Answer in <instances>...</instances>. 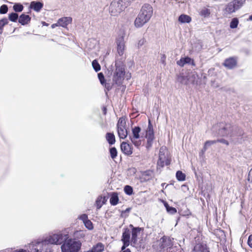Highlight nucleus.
<instances>
[{
	"label": "nucleus",
	"mask_w": 252,
	"mask_h": 252,
	"mask_svg": "<svg viewBox=\"0 0 252 252\" xmlns=\"http://www.w3.org/2000/svg\"><path fill=\"white\" fill-rule=\"evenodd\" d=\"M68 238V234L59 231L49 235L43 240L32 242L30 244V248L32 247L35 252H53L51 245L63 244Z\"/></svg>",
	"instance_id": "f257e3e1"
},
{
	"label": "nucleus",
	"mask_w": 252,
	"mask_h": 252,
	"mask_svg": "<svg viewBox=\"0 0 252 252\" xmlns=\"http://www.w3.org/2000/svg\"><path fill=\"white\" fill-rule=\"evenodd\" d=\"M82 243L74 239L68 238L64 241L61 247L62 252H78L81 249Z\"/></svg>",
	"instance_id": "f03ea898"
},
{
	"label": "nucleus",
	"mask_w": 252,
	"mask_h": 252,
	"mask_svg": "<svg viewBox=\"0 0 252 252\" xmlns=\"http://www.w3.org/2000/svg\"><path fill=\"white\" fill-rule=\"evenodd\" d=\"M129 3V0H113L109 6V11L116 16L123 11Z\"/></svg>",
	"instance_id": "7ed1b4c3"
},
{
	"label": "nucleus",
	"mask_w": 252,
	"mask_h": 252,
	"mask_svg": "<svg viewBox=\"0 0 252 252\" xmlns=\"http://www.w3.org/2000/svg\"><path fill=\"white\" fill-rule=\"evenodd\" d=\"M245 1L246 0H233L229 2L223 10L224 15L227 16L235 12L244 5Z\"/></svg>",
	"instance_id": "20e7f679"
},
{
	"label": "nucleus",
	"mask_w": 252,
	"mask_h": 252,
	"mask_svg": "<svg viewBox=\"0 0 252 252\" xmlns=\"http://www.w3.org/2000/svg\"><path fill=\"white\" fill-rule=\"evenodd\" d=\"M172 240L169 237L164 236L158 241V250L162 252H173L174 249Z\"/></svg>",
	"instance_id": "39448f33"
},
{
	"label": "nucleus",
	"mask_w": 252,
	"mask_h": 252,
	"mask_svg": "<svg viewBox=\"0 0 252 252\" xmlns=\"http://www.w3.org/2000/svg\"><path fill=\"white\" fill-rule=\"evenodd\" d=\"M140 131L141 128L139 126H134L132 128V134L129 135V138L132 143L136 147L141 144V138H143V136L140 135Z\"/></svg>",
	"instance_id": "423d86ee"
},
{
	"label": "nucleus",
	"mask_w": 252,
	"mask_h": 252,
	"mask_svg": "<svg viewBox=\"0 0 252 252\" xmlns=\"http://www.w3.org/2000/svg\"><path fill=\"white\" fill-rule=\"evenodd\" d=\"M117 132L119 137L125 139L127 135V131L126 128V121L125 118H120L117 125Z\"/></svg>",
	"instance_id": "0eeeda50"
},
{
	"label": "nucleus",
	"mask_w": 252,
	"mask_h": 252,
	"mask_svg": "<svg viewBox=\"0 0 252 252\" xmlns=\"http://www.w3.org/2000/svg\"><path fill=\"white\" fill-rule=\"evenodd\" d=\"M125 69L123 65H116V68L113 76V81L118 85H121L124 80Z\"/></svg>",
	"instance_id": "6e6552de"
},
{
	"label": "nucleus",
	"mask_w": 252,
	"mask_h": 252,
	"mask_svg": "<svg viewBox=\"0 0 252 252\" xmlns=\"http://www.w3.org/2000/svg\"><path fill=\"white\" fill-rule=\"evenodd\" d=\"M145 137L147 140V148L149 149L152 147L155 138L153 127L150 120H149L148 126L146 130Z\"/></svg>",
	"instance_id": "1a4fd4ad"
},
{
	"label": "nucleus",
	"mask_w": 252,
	"mask_h": 252,
	"mask_svg": "<svg viewBox=\"0 0 252 252\" xmlns=\"http://www.w3.org/2000/svg\"><path fill=\"white\" fill-rule=\"evenodd\" d=\"M124 34L118 36L116 39L117 51L119 56H122L124 54L125 50V43L124 41Z\"/></svg>",
	"instance_id": "9d476101"
},
{
	"label": "nucleus",
	"mask_w": 252,
	"mask_h": 252,
	"mask_svg": "<svg viewBox=\"0 0 252 252\" xmlns=\"http://www.w3.org/2000/svg\"><path fill=\"white\" fill-rule=\"evenodd\" d=\"M130 235L131 231L128 228L124 229L122 237V241L123 243V246L121 249L122 250H124L126 247L131 244Z\"/></svg>",
	"instance_id": "9b49d317"
},
{
	"label": "nucleus",
	"mask_w": 252,
	"mask_h": 252,
	"mask_svg": "<svg viewBox=\"0 0 252 252\" xmlns=\"http://www.w3.org/2000/svg\"><path fill=\"white\" fill-rule=\"evenodd\" d=\"M153 7L149 4H144L141 8L140 13L144 16L150 19L153 15Z\"/></svg>",
	"instance_id": "f8f14e48"
},
{
	"label": "nucleus",
	"mask_w": 252,
	"mask_h": 252,
	"mask_svg": "<svg viewBox=\"0 0 252 252\" xmlns=\"http://www.w3.org/2000/svg\"><path fill=\"white\" fill-rule=\"evenodd\" d=\"M130 226L132 227L131 231V245H134L136 244L137 241V235L140 234L141 230L139 227H133L132 225L130 224Z\"/></svg>",
	"instance_id": "ddd939ff"
},
{
	"label": "nucleus",
	"mask_w": 252,
	"mask_h": 252,
	"mask_svg": "<svg viewBox=\"0 0 252 252\" xmlns=\"http://www.w3.org/2000/svg\"><path fill=\"white\" fill-rule=\"evenodd\" d=\"M223 65L228 69H232L237 65V58L230 57L226 59L223 63Z\"/></svg>",
	"instance_id": "4468645a"
},
{
	"label": "nucleus",
	"mask_w": 252,
	"mask_h": 252,
	"mask_svg": "<svg viewBox=\"0 0 252 252\" xmlns=\"http://www.w3.org/2000/svg\"><path fill=\"white\" fill-rule=\"evenodd\" d=\"M177 64L180 66H183L186 64H191L193 66L195 65L193 60L188 57L181 58L180 60L177 62Z\"/></svg>",
	"instance_id": "2eb2a0df"
},
{
	"label": "nucleus",
	"mask_w": 252,
	"mask_h": 252,
	"mask_svg": "<svg viewBox=\"0 0 252 252\" xmlns=\"http://www.w3.org/2000/svg\"><path fill=\"white\" fill-rule=\"evenodd\" d=\"M231 129L230 125H226L224 127L219 130V134L221 136H232Z\"/></svg>",
	"instance_id": "dca6fc26"
},
{
	"label": "nucleus",
	"mask_w": 252,
	"mask_h": 252,
	"mask_svg": "<svg viewBox=\"0 0 252 252\" xmlns=\"http://www.w3.org/2000/svg\"><path fill=\"white\" fill-rule=\"evenodd\" d=\"M154 177V172L152 170H147L142 173L140 177L141 182H144L149 181Z\"/></svg>",
	"instance_id": "f3484780"
},
{
	"label": "nucleus",
	"mask_w": 252,
	"mask_h": 252,
	"mask_svg": "<svg viewBox=\"0 0 252 252\" xmlns=\"http://www.w3.org/2000/svg\"><path fill=\"white\" fill-rule=\"evenodd\" d=\"M72 22L70 17H64L59 19L58 24L62 27L65 28Z\"/></svg>",
	"instance_id": "a211bd4d"
},
{
	"label": "nucleus",
	"mask_w": 252,
	"mask_h": 252,
	"mask_svg": "<svg viewBox=\"0 0 252 252\" xmlns=\"http://www.w3.org/2000/svg\"><path fill=\"white\" fill-rule=\"evenodd\" d=\"M121 148L123 152L126 155H129L132 153L131 146L126 142H122Z\"/></svg>",
	"instance_id": "6ab92c4d"
},
{
	"label": "nucleus",
	"mask_w": 252,
	"mask_h": 252,
	"mask_svg": "<svg viewBox=\"0 0 252 252\" xmlns=\"http://www.w3.org/2000/svg\"><path fill=\"white\" fill-rule=\"evenodd\" d=\"M194 252H209L206 245L203 244H196L193 249Z\"/></svg>",
	"instance_id": "aec40b11"
},
{
	"label": "nucleus",
	"mask_w": 252,
	"mask_h": 252,
	"mask_svg": "<svg viewBox=\"0 0 252 252\" xmlns=\"http://www.w3.org/2000/svg\"><path fill=\"white\" fill-rule=\"evenodd\" d=\"M162 148L160 149L159 154V158L157 162L158 166L163 167L165 165V156L164 154H162Z\"/></svg>",
	"instance_id": "412c9836"
},
{
	"label": "nucleus",
	"mask_w": 252,
	"mask_h": 252,
	"mask_svg": "<svg viewBox=\"0 0 252 252\" xmlns=\"http://www.w3.org/2000/svg\"><path fill=\"white\" fill-rule=\"evenodd\" d=\"M31 20V17L26 14H22L19 19V22L23 25L27 24Z\"/></svg>",
	"instance_id": "4be33fe9"
},
{
	"label": "nucleus",
	"mask_w": 252,
	"mask_h": 252,
	"mask_svg": "<svg viewBox=\"0 0 252 252\" xmlns=\"http://www.w3.org/2000/svg\"><path fill=\"white\" fill-rule=\"evenodd\" d=\"M43 5L40 2L32 1L31 3V7L36 11H39Z\"/></svg>",
	"instance_id": "5701e85b"
},
{
	"label": "nucleus",
	"mask_w": 252,
	"mask_h": 252,
	"mask_svg": "<svg viewBox=\"0 0 252 252\" xmlns=\"http://www.w3.org/2000/svg\"><path fill=\"white\" fill-rule=\"evenodd\" d=\"M178 20L181 23H189L191 21V18L187 15L182 14L179 16Z\"/></svg>",
	"instance_id": "b1692460"
},
{
	"label": "nucleus",
	"mask_w": 252,
	"mask_h": 252,
	"mask_svg": "<svg viewBox=\"0 0 252 252\" xmlns=\"http://www.w3.org/2000/svg\"><path fill=\"white\" fill-rule=\"evenodd\" d=\"M104 248V246L102 243H98L92 248V250L93 252H102L103 251Z\"/></svg>",
	"instance_id": "393cba45"
},
{
	"label": "nucleus",
	"mask_w": 252,
	"mask_h": 252,
	"mask_svg": "<svg viewBox=\"0 0 252 252\" xmlns=\"http://www.w3.org/2000/svg\"><path fill=\"white\" fill-rule=\"evenodd\" d=\"M118 201H119V198H118V194L116 192H113L111 194V197L110 198V204L112 205H114V206L116 205L118 203Z\"/></svg>",
	"instance_id": "a878e982"
},
{
	"label": "nucleus",
	"mask_w": 252,
	"mask_h": 252,
	"mask_svg": "<svg viewBox=\"0 0 252 252\" xmlns=\"http://www.w3.org/2000/svg\"><path fill=\"white\" fill-rule=\"evenodd\" d=\"M106 139L108 143L113 145L115 143V137L112 133H107L106 134Z\"/></svg>",
	"instance_id": "bb28decb"
},
{
	"label": "nucleus",
	"mask_w": 252,
	"mask_h": 252,
	"mask_svg": "<svg viewBox=\"0 0 252 252\" xmlns=\"http://www.w3.org/2000/svg\"><path fill=\"white\" fill-rule=\"evenodd\" d=\"M105 199L101 196H98L95 201V204L98 209H100L105 203Z\"/></svg>",
	"instance_id": "cd10ccee"
},
{
	"label": "nucleus",
	"mask_w": 252,
	"mask_h": 252,
	"mask_svg": "<svg viewBox=\"0 0 252 252\" xmlns=\"http://www.w3.org/2000/svg\"><path fill=\"white\" fill-rule=\"evenodd\" d=\"M210 9L206 7L202 8L199 12L200 15L204 18L209 17L210 15Z\"/></svg>",
	"instance_id": "c85d7f7f"
},
{
	"label": "nucleus",
	"mask_w": 252,
	"mask_h": 252,
	"mask_svg": "<svg viewBox=\"0 0 252 252\" xmlns=\"http://www.w3.org/2000/svg\"><path fill=\"white\" fill-rule=\"evenodd\" d=\"M147 22L144 21L143 19H141L139 16H137L134 21V24L137 28H140L142 27Z\"/></svg>",
	"instance_id": "c756f323"
},
{
	"label": "nucleus",
	"mask_w": 252,
	"mask_h": 252,
	"mask_svg": "<svg viewBox=\"0 0 252 252\" xmlns=\"http://www.w3.org/2000/svg\"><path fill=\"white\" fill-rule=\"evenodd\" d=\"M86 230H78L76 231L74 233V236L77 239L83 238L86 236Z\"/></svg>",
	"instance_id": "7c9ffc66"
},
{
	"label": "nucleus",
	"mask_w": 252,
	"mask_h": 252,
	"mask_svg": "<svg viewBox=\"0 0 252 252\" xmlns=\"http://www.w3.org/2000/svg\"><path fill=\"white\" fill-rule=\"evenodd\" d=\"M164 205L166 208L167 212L169 214H174L177 212L176 209L174 207L169 206L167 202H164Z\"/></svg>",
	"instance_id": "2f4dec72"
},
{
	"label": "nucleus",
	"mask_w": 252,
	"mask_h": 252,
	"mask_svg": "<svg viewBox=\"0 0 252 252\" xmlns=\"http://www.w3.org/2000/svg\"><path fill=\"white\" fill-rule=\"evenodd\" d=\"M176 176L178 181H183L185 180L186 175L181 171H178L176 173Z\"/></svg>",
	"instance_id": "473e14b6"
},
{
	"label": "nucleus",
	"mask_w": 252,
	"mask_h": 252,
	"mask_svg": "<svg viewBox=\"0 0 252 252\" xmlns=\"http://www.w3.org/2000/svg\"><path fill=\"white\" fill-rule=\"evenodd\" d=\"M217 142V140H208L206 141L203 147L204 151H205L208 149V148L210 147L211 145L216 144Z\"/></svg>",
	"instance_id": "72a5a7b5"
},
{
	"label": "nucleus",
	"mask_w": 252,
	"mask_h": 252,
	"mask_svg": "<svg viewBox=\"0 0 252 252\" xmlns=\"http://www.w3.org/2000/svg\"><path fill=\"white\" fill-rule=\"evenodd\" d=\"M92 66L96 72H97L100 70V65L96 60H94L93 61Z\"/></svg>",
	"instance_id": "f704fd0d"
},
{
	"label": "nucleus",
	"mask_w": 252,
	"mask_h": 252,
	"mask_svg": "<svg viewBox=\"0 0 252 252\" xmlns=\"http://www.w3.org/2000/svg\"><path fill=\"white\" fill-rule=\"evenodd\" d=\"M124 191L126 194L129 195H131L133 193V189L130 186H126L124 188Z\"/></svg>",
	"instance_id": "c9c22d12"
},
{
	"label": "nucleus",
	"mask_w": 252,
	"mask_h": 252,
	"mask_svg": "<svg viewBox=\"0 0 252 252\" xmlns=\"http://www.w3.org/2000/svg\"><path fill=\"white\" fill-rule=\"evenodd\" d=\"M8 23V20L6 18L0 20V33H2L3 27Z\"/></svg>",
	"instance_id": "e433bc0d"
},
{
	"label": "nucleus",
	"mask_w": 252,
	"mask_h": 252,
	"mask_svg": "<svg viewBox=\"0 0 252 252\" xmlns=\"http://www.w3.org/2000/svg\"><path fill=\"white\" fill-rule=\"evenodd\" d=\"M239 21L237 18H233L230 24V27L232 29H235L237 28Z\"/></svg>",
	"instance_id": "4c0bfd02"
},
{
	"label": "nucleus",
	"mask_w": 252,
	"mask_h": 252,
	"mask_svg": "<svg viewBox=\"0 0 252 252\" xmlns=\"http://www.w3.org/2000/svg\"><path fill=\"white\" fill-rule=\"evenodd\" d=\"M85 227L89 230H92L94 228V226L92 221L88 220L87 221L84 223Z\"/></svg>",
	"instance_id": "58836bf2"
},
{
	"label": "nucleus",
	"mask_w": 252,
	"mask_h": 252,
	"mask_svg": "<svg viewBox=\"0 0 252 252\" xmlns=\"http://www.w3.org/2000/svg\"><path fill=\"white\" fill-rule=\"evenodd\" d=\"M110 153L112 158L114 159L117 156V151L115 147L111 148L110 149Z\"/></svg>",
	"instance_id": "ea45409f"
},
{
	"label": "nucleus",
	"mask_w": 252,
	"mask_h": 252,
	"mask_svg": "<svg viewBox=\"0 0 252 252\" xmlns=\"http://www.w3.org/2000/svg\"><path fill=\"white\" fill-rule=\"evenodd\" d=\"M18 17V15L16 13H12L9 15V19L12 22H16Z\"/></svg>",
	"instance_id": "a19ab883"
},
{
	"label": "nucleus",
	"mask_w": 252,
	"mask_h": 252,
	"mask_svg": "<svg viewBox=\"0 0 252 252\" xmlns=\"http://www.w3.org/2000/svg\"><path fill=\"white\" fill-rule=\"evenodd\" d=\"M13 9L16 12H21L23 9V6L21 4H15L13 6Z\"/></svg>",
	"instance_id": "79ce46f5"
},
{
	"label": "nucleus",
	"mask_w": 252,
	"mask_h": 252,
	"mask_svg": "<svg viewBox=\"0 0 252 252\" xmlns=\"http://www.w3.org/2000/svg\"><path fill=\"white\" fill-rule=\"evenodd\" d=\"M8 11V7L6 5L3 4L0 7V13L5 14Z\"/></svg>",
	"instance_id": "37998d69"
},
{
	"label": "nucleus",
	"mask_w": 252,
	"mask_h": 252,
	"mask_svg": "<svg viewBox=\"0 0 252 252\" xmlns=\"http://www.w3.org/2000/svg\"><path fill=\"white\" fill-rule=\"evenodd\" d=\"M98 78L102 85H104L105 83L104 77L102 73H99L98 74Z\"/></svg>",
	"instance_id": "c03bdc74"
},
{
	"label": "nucleus",
	"mask_w": 252,
	"mask_h": 252,
	"mask_svg": "<svg viewBox=\"0 0 252 252\" xmlns=\"http://www.w3.org/2000/svg\"><path fill=\"white\" fill-rule=\"evenodd\" d=\"M78 219L82 220L83 223L89 220L88 216L86 214H82L80 215L78 217Z\"/></svg>",
	"instance_id": "a18cd8bd"
},
{
	"label": "nucleus",
	"mask_w": 252,
	"mask_h": 252,
	"mask_svg": "<svg viewBox=\"0 0 252 252\" xmlns=\"http://www.w3.org/2000/svg\"><path fill=\"white\" fill-rule=\"evenodd\" d=\"M247 179L248 181L252 184V168L249 172Z\"/></svg>",
	"instance_id": "49530a36"
},
{
	"label": "nucleus",
	"mask_w": 252,
	"mask_h": 252,
	"mask_svg": "<svg viewBox=\"0 0 252 252\" xmlns=\"http://www.w3.org/2000/svg\"><path fill=\"white\" fill-rule=\"evenodd\" d=\"M138 16H139L141 19H143V20H144V21L146 22L147 23L150 20L148 18H146L145 16H144V15H143V14H141L140 12L139 13Z\"/></svg>",
	"instance_id": "de8ad7c7"
},
{
	"label": "nucleus",
	"mask_w": 252,
	"mask_h": 252,
	"mask_svg": "<svg viewBox=\"0 0 252 252\" xmlns=\"http://www.w3.org/2000/svg\"><path fill=\"white\" fill-rule=\"evenodd\" d=\"M248 244L252 248V235H251L248 238Z\"/></svg>",
	"instance_id": "09e8293b"
},
{
	"label": "nucleus",
	"mask_w": 252,
	"mask_h": 252,
	"mask_svg": "<svg viewBox=\"0 0 252 252\" xmlns=\"http://www.w3.org/2000/svg\"><path fill=\"white\" fill-rule=\"evenodd\" d=\"M217 141V142H220V143H223L224 144H226V145H228V144H229L228 142L223 139H218Z\"/></svg>",
	"instance_id": "8fccbe9b"
},
{
	"label": "nucleus",
	"mask_w": 252,
	"mask_h": 252,
	"mask_svg": "<svg viewBox=\"0 0 252 252\" xmlns=\"http://www.w3.org/2000/svg\"><path fill=\"white\" fill-rule=\"evenodd\" d=\"M144 42H145V40L144 39H141L138 42V46L139 47L142 46L144 44Z\"/></svg>",
	"instance_id": "3c124183"
},
{
	"label": "nucleus",
	"mask_w": 252,
	"mask_h": 252,
	"mask_svg": "<svg viewBox=\"0 0 252 252\" xmlns=\"http://www.w3.org/2000/svg\"><path fill=\"white\" fill-rule=\"evenodd\" d=\"M58 26H60L58 24V22H57V23L52 24V26H51V28L52 29H54L55 27H58Z\"/></svg>",
	"instance_id": "603ef678"
},
{
	"label": "nucleus",
	"mask_w": 252,
	"mask_h": 252,
	"mask_svg": "<svg viewBox=\"0 0 252 252\" xmlns=\"http://www.w3.org/2000/svg\"><path fill=\"white\" fill-rule=\"evenodd\" d=\"M168 164H169V161L168 159L165 158V165H167Z\"/></svg>",
	"instance_id": "864d4df0"
},
{
	"label": "nucleus",
	"mask_w": 252,
	"mask_h": 252,
	"mask_svg": "<svg viewBox=\"0 0 252 252\" xmlns=\"http://www.w3.org/2000/svg\"><path fill=\"white\" fill-rule=\"evenodd\" d=\"M122 252H131L129 249H127L126 250L124 249V250H122Z\"/></svg>",
	"instance_id": "5fc2aeb1"
},
{
	"label": "nucleus",
	"mask_w": 252,
	"mask_h": 252,
	"mask_svg": "<svg viewBox=\"0 0 252 252\" xmlns=\"http://www.w3.org/2000/svg\"><path fill=\"white\" fill-rule=\"evenodd\" d=\"M165 60V56L164 55H162V57L161 58V60H162V62H163V63H164Z\"/></svg>",
	"instance_id": "6e6d98bb"
},
{
	"label": "nucleus",
	"mask_w": 252,
	"mask_h": 252,
	"mask_svg": "<svg viewBox=\"0 0 252 252\" xmlns=\"http://www.w3.org/2000/svg\"><path fill=\"white\" fill-rule=\"evenodd\" d=\"M84 252H93V251H92V250L91 249L88 251H84Z\"/></svg>",
	"instance_id": "4d7b16f0"
},
{
	"label": "nucleus",
	"mask_w": 252,
	"mask_h": 252,
	"mask_svg": "<svg viewBox=\"0 0 252 252\" xmlns=\"http://www.w3.org/2000/svg\"><path fill=\"white\" fill-rule=\"evenodd\" d=\"M249 20L250 21H252V14L249 17Z\"/></svg>",
	"instance_id": "13d9d810"
}]
</instances>
